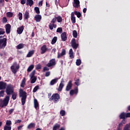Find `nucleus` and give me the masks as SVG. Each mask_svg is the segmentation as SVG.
Returning <instances> with one entry per match:
<instances>
[{
    "label": "nucleus",
    "mask_w": 130,
    "mask_h": 130,
    "mask_svg": "<svg viewBox=\"0 0 130 130\" xmlns=\"http://www.w3.org/2000/svg\"><path fill=\"white\" fill-rule=\"evenodd\" d=\"M72 87H73V81L72 80H70L69 81L66 86V91H70L71 89H72Z\"/></svg>",
    "instance_id": "9b49d317"
},
{
    "label": "nucleus",
    "mask_w": 130,
    "mask_h": 130,
    "mask_svg": "<svg viewBox=\"0 0 130 130\" xmlns=\"http://www.w3.org/2000/svg\"><path fill=\"white\" fill-rule=\"evenodd\" d=\"M11 24H7L5 25V29H6V32L7 34H10L11 33Z\"/></svg>",
    "instance_id": "f8f14e48"
},
{
    "label": "nucleus",
    "mask_w": 130,
    "mask_h": 130,
    "mask_svg": "<svg viewBox=\"0 0 130 130\" xmlns=\"http://www.w3.org/2000/svg\"><path fill=\"white\" fill-rule=\"evenodd\" d=\"M6 33V31L4 28L0 27V35H4Z\"/></svg>",
    "instance_id": "ea45409f"
},
{
    "label": "nucleus",
    "mask_w": 130,
    "mask_h": 130,
    "mask_svg": "<svg viewBox=\"0 0 130 130\" xmlns=\"http://www.w3.org/2000/svg\"><path fill=\"white\" fill-rule=\"evenodd\" d=\"M11 124H12V121H10V120H8L6 122V126H11Z\"/></svg>",
    "instance_id": "864d4df0"
},
{
    "label": "nucleus",
    "mask_w": 130,
    "mask_h": 130,
    "mask_svg": "<svg viewBox=\"0 0 130 130\" xmlns=\"http://www.w3.org/2000/svg\"><path fill=\"white\" fill-rule=\"evenodd\" d=\"M71 21L72 23H76V17H75V12L71 13Z\"/></svg>",
    "instance_id": "4be33fe9"
},
{
    "label": "nucleus",
    "mask_w": 130,
    "mask_h": 130,
    "mask_svg": "<svg viewBox=\"0 0 130 130\" xmlns=\"http://www.w3.org/2000/svg\"><path fill=\"white\" fill-rule=\"evenodd\" d=\"M21 5H25L26 4V0H20Z\"/></svg>",
    "instance_id": "e2e57ef3"
},
{
    "label": "nucleus",
    "mask_w": 130,
    "mask_h": 130,
    "mask_svg": "<svg viewBox=\"0 0 130 130\" xmlns=\"http://www.w3.org/2000/svg\"><path fill=\"white\" fill-rule=\"evenodd\" d=\"M22 122V120H17L15 122V123H21Z\"/></svg>",
    "instance_id": "69168bd1"
},
{
    "label": "nucleus",
    "mask_w": 130,
    "mask_h": 130,
    "mask_svg": "<svg viewBox=\"0 0 130 130\" xmlns=\"http://www.w3.org/2000/svg\"><path fill=\"white\" fill-rule=\"evenodd\" d=\"M14 14L13 13V12H8L7 13V16L8 18H12V17H13Z\"/></svg>",
    "instance_id": "4c0bfd02"
},
{
    "label": "nucleus",
    "mask_w": 130,
    "mask_h": 130,
    "mask_svg": "<svg viewBox=\"0 0 130 130\" xmlns=\"http://www.w3.org/2000/svg\"><path fill=\"white\" fill-rule=\"evenodd\" d=\"M60 99V95L58 93H53L49 99L50 101H53L54 103H57Z\"/></svg>",
    "instance_id": "f03ea898"
},
{
    "label": "nucleus",
    "mask_w": 130,
    "mask_h": 130,
    "mask_svg": "<svg viewBox=\"0 0 130 130\" xmlns=\"http://www.w3.org/2000/svg\"><path fill=\"white\" fill-rule=\"evenodd\" d=\"M39 89V85H37L35 87V88L33 89V92L35 93L36 92H37V90Z\"/></svg>",
    "instance_id": "de8ad7c7"
},
{
    "label": "nucleus",
    "mask_w": 130,
    "mask_h": 130,
    "mask_svg": "<svg viewBox=\"0 0 130 130\" xmlns=\"http://www.w3.org/2000/svg\"><path fill=\"white\" fill-rule=\"evenodd\" d=\"M71 46L74 49H77L79 47V44L76 43V39H73L71 41Z\"/></svg>",
    "instance_id": "6e6552de"
},
{
    "label": "nucleus",
    "mask_w": 130,
    "mask_h": 130,
    "mask_svg": "<svg viewBox=\"0 0 130 130\" xmlns=\"http://www.w3.org/2000/svg\"><path fill=\"white\" fill-rule=\"evenodd\" d=\"M14 110H15V109H11L9 111V113L10 114H12V113H13V112H14Z\"/></svg>",
    "instance_id": "bf43d9fd"
},
{
    "label": "nucleus",
    "mask_w": 130,
    "mask_h": 130,
    "mask_svg": "<svg viewBox=\"0 0 130 130\" xmlns=\"http://www.w3.org/2000/svg\"><path fill=\"white\" fill-rule=\"evenodd\" d=\"M60 127V124L58 123H56L54 126L53 127V130L58 129Z\"/></svg>",
    "instance_id": "c85d7f7f"
},
{
    "label": "nucleus",
    "mask_w": 130,
    "mask_h": 130,
    "mask_svg": "<svg viewBox=\"0 0 130 130\" xmlns=\"http://www.w3.org/2000/svg\"><path fill=\"white\" fill-rule=\"evenodd\" d=\"M70 54V57L72 59L74 58L75 57L74 56V53L73 54Z\"/></svg>",
    "instance_id": "338daca9"
},
{
    "label": "nucleus",
    "mask_w": 130,
    "mask_h": 130,
    "mask_svg": "<svg viewBox=\"0 0 130 130\" xmlns=\"http://www.w3.org/2000/svg\"><path fill=\"white\" fill-rule=\"evenodd\" d=\"M74 15H76L77 16V18H81V16H82L81 12H78L76 10L75 11Z\"/></svg>",
    "instance_id": "2f4dec72"
},
{
    "label": "nucleus",
    "mask_w": 130,
    "mask_h": 130,
    "mask_svg": "<svg viewBox=\"0 0 130 130\" xmlns=\"http://www.w3.org/2000/svg\"><path fill=\"white\" fill-rule=\"evenodd\" d=\"M66 49H62L60 54H59V53H57V58H60V57H61V56H63V55L66 54Z\"/></svg>",
    "instance_id": "a211bd4d"
},
{
    "label": "nucleus",
    "mask_w": 130,
    "mask_h": 130,
    "mask_svg": "<svg viewBox=\"0 0 130 130\" xmlns=\"http://www.w3.org/2000/svg\"><path fill=\"white\" fill-rule=\"evenodd\" d=\"M57 25L55 23H49V28L50 30H53V28H56Z\"/></svg>",
    "instance_id": "412c9836"
},
{
    "label": "nucleus",
    "mask_w": 130,
    "mask_h": 130,
    "mask_svg": "<svg viewBox=\"0 0 130 130\" xmlns=\"http://www.w3.org/2000/svg\"><path fill=\"white\" fill-rule=\"evenodd\" d=\"M12 99L13 100H16V99H17V93H15L14 92L13 93H12Z\"/></svg>",
    "instance_id": "37998d69"
},
{
    "label": "nucleus",
    "mask_w": 130,
    "mask_h": 130,
    "mask_svg": "<svg viewBox=\"0 0 130 130\" xmlns=\"http://www.w3.org/2000/svg\"><path fill=\"white\" fill-rule=\"evenodd\" d=\"M33 69H34V65L31 64L30 66H29V67L28 68L27 71L28 73H30V72H31L32 71V70H33Z\"/></svg>",
    "instance_id": "c9c22d12"
},
{
    "label": "nucleus",
    "mask_w": 130,
    "mask_h": 130,
    "mask_svg": "<svg viewBox=\"0 0 130 130\" xmlns=\"http://www.w3.org/2000/svg\"><path fill=\"white\" fill-rule=\"evenodd\" d=\"M35 11L36 12V13L38 14V15L40 14V10H39V8L38 7H35Z\"/></svg>",
    "instance_id": "49530a36"
},
{
    "label": "nucleus",
    "mask_w": 130,
    "mask_h": 130,
    "mask_svg": "<svg viewBox=\"0 0 130 130\" xmlns=\"http://www.w3.org/2000/svg\"><path fill=\"white\" fill-rule=\"evenodd\" d=\"M24 44L20 43L17 46L16 48L17 49H22V48H24Z\"/></svg>",
    "instance_id": "7c9ffc66"
},
{
    "label": "nucleus",
    "mask_w": 130,
    "mask_h": 130,
    "mask_svg": "<svg viewBox=\"0 0 130 130\" xmlns=\"http://www.w3.org/2000/svg\"><path fill=\"white\" fill-rule=\"evenodd\" d=\"M7 39L6 38L3 39H0V49H5L6 46H7Z\"/></svg>",
    "instance_id": "39448f33"
},
{
    "label": "nucleus",
    "mask_w": 130,
    "mask_h": 130,
    "mask_svg": "<svg viewBox=\"0 0 130 130\" xmlns=\"http://www.w3.org/2000/svg\"><path fill=\"white\" fill-rule=\"evenodd\" d=\"M50 76V72H47L45 73V77H49Z\"/></svg>",
    "instance_id": "13d9d810"
},
{
    "label": "nucleus",
    "mask_w": 130,
    "mask_h": 130,
    "mask_svg": "<svg viewBox=\"0 0 130 130\" xmlns=\"http://www.w3.org/2000/svg\"><path fill=\"white\" fill-rule=\"evenodd\" d=\"M10 96H6L5 98L4 99L3 101H2V103L1 104L0 106L2 108H4L5 106H8L9 104V101H10Z\"/></svg>",
    "instance_id": "7ed1b4c3"
},
{
    "label": "nucleus",
    "mask_w": 130,
    "mask_h": 130,
    "mask_svg": "<svg viewBox=\"0 0 130 130\" xmlns=\"http://www.w3.org/2000/svg\"><path fill=\"white\" fill-rule=\"evenodd\" d=\"M46 71H49V68L45 67L43 68V72H46Z\"/></svg>",
    "instance_id": "680f3d73"
},
{
    "label": "nucleus",
    "mask_w": 130,
    "mask_h": 130,
    "mask_svg": "<svg viewBox=\"0 0 130 130\" xmlns=\"http://www.w3.org/2000/svg\"><path fill=\"white\" fill-rule=\"evenodd\" d=\"M41 19H42V17L40 15H36L35 16V20L36 22H40L41 21Z\"/></svg>",
    "instance_id": "6ab92c4d"
},
{
    "label": "nucleus",
    "mask_w": 130,
    "mask_h": 130,
    "mask_svg": "<svg viewBox=\"0 0 130 130\" xmlns=\"http://www.w3.org/2000/svg\"><path fill=\"white\" fill-rule=\"evenodd\" d=\"M123 130H130V123L126 124L123 127Z\"/></svg>",
    "instance_id": "473e14b6"
},
{
    "label": "nucleus",
    "mask_w": 130,
    "mask_h": 130,
    "mask_svg": "<svg viewBox=\"0 0 130 130\" xmlns=\"http://www.w3.org/2000/svg\"><path fill=\"white\" fill-rule=\"evenodd\" d=\"M56 19L57 22H58V23H61V22H62V18L60 16L56 17Z\"/></svg>",
    "instance_id": "72a5a7b5"
},
{
    "label": "nucleus",
    "mask_w": 130,
    "mask_h": 130,
    "mask_svg": "<svg viewBox=\"0 0 130 130\" xmlns=\"http://www.w3.org/2000/svg\"><path fill=\"white\" fill-rule=\"evenodd\" d=\"M12 129V127L11 126H4V130H11Z\"/></svg>",
    "instance_id": "3c124183"
},
{
    "label": "nucleus",
    "mask_w": 130,
    "mask_h": 130,
    "mask_svg": "<svg viewBox=\"0 0 130 130\" xmlns=\"http://www.w3.org/2000/svg\"><path fill=\"white\" fill-rule=\"evenodd\" d=\"M47 51V46L44 45L41 47V54H44Z\"/></svg>",
    "instance_id": "1a4fd4ad"
},
{
    "label": "nucleus",
    "mask_w": 130,
    "mask_h": 130,
    "mask_svg": "<svg viewBox=\"0 0 130 130\" xmlns=\"http://www.w3.org/2000/svg\"><path fill=\"white\" fill-rule=\"evenodd\" d=\"M61 39L62 41H66L67 39H68L67 32H63L61 34Z\"/></svg>",
    "instance_id": "dca6fc26"
},
{
    "label": "nucleus",
    "mask_w": 130,
    "mask_h": 130,
    "mask_svg": "<svg viewBox=\"0 0 130 130\" xmlns=\"http://www.w3.org/2000/svg\"><path fill=\"white\" fill-rule=\"evenodd\" d=\"M43 1H41L39 3V7H42Z\"/></svg>",
    "instance_id": "0e129e2a"
},
{
    "label": "nucleus",
    "mask_w": 130,
    "mask_h": 130,
    "mask_svg": "<svg viewBox=\"0 0 130 130\" xmlns=\"http://www.w3.org/2000/svg\"><path fill=\"white\" fill-rule=\"evenodd\" d=\"M82 63V61L80 59H78L76 60V66H81V64Z\"/></svg>",
    "instance_id": "a19ab883"
},
{
    "label": "nucleus",
    "mask_w": 130,
    "mask_h": 130,
    "mask_svg": "<svg viewBox=\"0 0 130 130\" xmlns=\"http://www.w3.org/2000/svg\"><path fill=\"white\" fill-rule=\"evenodd\" d=\"M2 22L3 23H7V22H8V19H7V17H3Z\"/></svg>",
    "instance_id": "6e6d98bb"
},
{
    "label": "nucleus",
    "mask_w": 130,
    "mask_h": 130,
    "mask_svg": "<svg viewBox=\"0 0 130 130\" xmlns=\"http://www.w3.org/2000/svg\"><path fill=\"white\" fill-rule=\"evenodd\" d=\"M5 96V91L2 90L0 91V97H4Z\"/></svg>",
    "instance_id": "5fc2aeb1"
},
{
    "label": "nucleus",
    "mask_w": 130,
    "mask_h": 130,
    "mask_svg": "<svg viewBox=\"0 0 130 130\" xmlns=\"http://www.w3.org/2000/svg\"><path fill=\"white\" fill-rule=\"evenodd\" d=\"M7 87V83L0 81V90H5Z\"/></svg>",
    "instance_id": "2eb2a0df"
},
{
    "label": "nucleus",
    "mask_w": 130,
    "mask_h": 130,
    "mask_svg": "<svg viewBox=\"0 0 130 130\" xmlns=\"http://www.w3.org/2000/svg\"><path fill=\"white\" fill-rule=\"evenodd\" d=\"M35 51L34 50H31L29 52H28V54L26 55L27 57H31L32 56L33 54H34Z\"/></svg>",
    "instance_id": "cd10ccee"
},
{
    "label": "nucleus",
    "mask_w": 130,
    "mask_h": 130,
    "mask_svg": "<svg viewBox=\"0 0 130 130\" xmlns=\"http://www.w3.org/2000/svg\"><path fill=\"white\" fill-rule=\"evenodd\" d=\"M19 97H21L22 105H25L26 103V100L27 99V92L20 89L19 90Z\"/></svg>",
    "instance_id": "f257e3e1"
},
{
    "label": "nucleus",
    "mask_w": 130,
    "mask_h": 130,
    "mask_svg": "<svg viewBox=\"0 0 130 130\" xmlns=\"http://www.w3.org/2000/svg\"><path fill=\"white\" fill-rule=\"evenodd\" d=\"M78 93V87H76L74 88V89H72L70 91V96H73L74 94H75V95H77Z\"/></svg>",
    "instance_id": "ddd939ff"
},
{
    "label": "nucleus",
    "mask_w": 130,
    "mask_h": 130,
    "mask_svg": "<svg viewBox=\"0 0 130 130\" xmlns=\"http://www.w3.org/2000/svg\"><path fill=\"white\" fill-rule=\"evenodd\" d=\"M18 17L19 20H20V21L22 20V19H23V14H22V13H19L18 14Z\"/></svg>",
    "instance_id": "8fccbe9b"
},
{
    "label": "nucleus",
    "mask_w": 130,
    "mask_h": 130,
    "mask_svg": "<svg viewBox=\"0 0 130 130\" xmlns=\"http://www.w3.org/2000/svg\"><path fill=\"white\" fill-rule=\"evenodd\" d=\"M57 33H62V27H58L56 30Z\"/></svg>",
    "instance_id": "a18cd8bd"
},
{
    "label": "nucleus",
    "mask_w": 130,
    "mask_h": 130,
    "mask_svg": "<svg viewBox=\"0 0 130 130\" xmlns=\"http://www.w3.org/2000/svg\"><path fill=\"white\" fill-rule=\"evenodd\" d=\"M23 17H24V20H28L29 19V12L28 11H25L24 15H23Z\"/></svg>",
    "instance_id": "5701e85b"
},
{
    "label": "nucleus",
    "mask_w": 130,
    "mask_h": 130,
    "mask_svg": "<svg viewBox=\"0 0 130 130\" xmlns=\"http://www.w3.org/2000/svg\"><path fill=\"white\" fill-rule=\"evenodd\" d=\"M56 64V62L55 61V59L54 58L51 59L49 62L47 64V67H48V68H51V67H53L54 66H55Z\"/></svg>",
    "instance_id": "0eeeda50"
},
{
    "label": "nucleus",
    "mask_w": 130,
    "mask_h": 130,
    "mask_svg": "<svg viewBox=\"0 0 130 130\" xmlns=\"http://www.w3.org/2000/svg\"><path fill=\"white\" fill-rule=\"evenodd\" d=\"M58 81V78H55L50 81V85L51 86H53V85L57 83Z\"/></svg>",
    "instance_id": "aec40b11"
},
{
    "label": "nucleus",
    "mask_w": 130,
    "mask_h": 130,
    "mask_svg": "<svg viewBox=\"0 0 130 130\" xmlns=\"http://www.w3.org/2000/svg\"><path fill=\"white\" fill-rule=\"evenodd\" d=\"M34 106L36 109H37L39 107V104L38 103V101L36 99L34 100Z\"/></svg>",
    "instance_id": "b1692460"
},
{
    "label": "nucleus",
    "mask_w": 130,
    "mask_h": 130,
    "mask_svg": "<svg viewBox=\"0 0 130 130\" xmlns=\"http://www.w3.org/2000/svg\"><path fill=\"white\" fill-rule=\"evenodd\" d=\"M56 41H57V37H54L51 43L53 45V44H55V43H56Z\"/></svg>",
    "instance_id": "c756f323"
},
{
    "label": "nucleus",
    "mask_w": 130,
    "mask_h": 130,
    "mask_svg": "<svg viewBox=\"0 0 130 130\" xmlns=\"http://www.w3.org/2000/svg\"><path fill=\"white\" fill-rule=\"evenodd\" d=\"M34 4V2L33 1V0H26L27 6L29 5L30 7H32V5H33Z\"/></svg>",
    "instance_id": "a878e982"
},
{
    "label": "nucleus",
    "mask_w": 130,
    "mask_h": 130,
    "mask_svg": "<svg viewBox=\"0 0 130 130\" xmlns=\"http://www.w3.org/2000/svg\"><path fill=\"white\" fill-rule=\"evenodd\" d=\"M73 7L76 9H78L79 7H80V1L74 0Z\"/></svg>",
    "instance_id": "4468645a"
},
{
    "label": "nucleus",
    "mask_w": 130,
    "mask_h": 130,
    "mask_svg": "<svg viewBox=\"0 0 130 130\" xmlns=\"http://www.w3.org/2000/svg\"><path fill=\"white\" fill-rule=\"evenodd\" d=\"M6 92L7 95H11V94H13V93H14V87H13V85H12V84H8L6 86Z\"/></svg>",
    "instance_id": "20e7f679"
},
{
    "label": "nucleus",
    "mask_w": 130,
    "mask_h": 130,
    "mask_svg": "<svg viewBox=\"0 0 130 130\" xmlns=\"http://www.w3.org/2000/svg\"><path fill=\"white\" fill-rule=\"evenodd\" d=\"M63 87H64V80H63V79H62L59 84V85L58 88V91H59V92H60V91L62 90V88H63Z\"/></svg>",
    "instance_id": "9d476101"
},
{
    "label": "nucleus",
    "mask_w": 130,
    "mask_h": 130,
    "mask_svg": "<svg viewBox=\"0 0 130 130\" xmlns=\"http://www.w3.org/2000/svg\"><path fill=\"white\" fill-rule=\"evenodd\" d=\"M60 114L61 116H64V115H66V111L61 110L60 112Z\"/></svg>",
    "instance_id": "09e8293b"
},
{
    "label": "nucleus",
    "mask_w": 130,
    "mask_h": 130,
    "mask_svg": "<svg viewBox=\"0 0 130 130\" xmlns=\"http://www.w3.org/2000/svg\"><path fill=\"white\" fill-rule=\"evenodd\" d=\"M23 31H24V26L22 25L17 28V32L18 34L21 35L23 33Z\"/></svg>",
    "instance_id": "f3484780"
},
{
    "label": "nucleus",
    "mask_w": 130,
    "mask_h": 130,
    "mask_svg": "<svg viewBox=\"0 0 130 130\" xmlns=\"http://www.w3.org/2000/svg\"><path fill=\"white\" fill-rule=\"evenodd\" d=\"M36 70H41V64H38L36 66Z\"/></svg>",
    "instance_id": "4d7b16f0"
},
{
    "label": "nucleus",
    "mask_w": 130,
    "mask_h": 130,
    "mask_svg": "<svg viewBox=\"0 0 130 130\" xmlns=\"http://www.w3.org/2000/svg\"><path fill=\"white\" fill-rule=\"evenodd\" d=\"M56 21H57L56 17H55L52 19L50 24H55V23H56Z\"/></svg>",
    "instance_id": "c03bdc74"
},
{
    "label": "nucleus",
    "mask_w": 130,
    "mask_h": 130,
    "mask_svg": "<svg viewBox=\"0 0 130 130\" xmlns=\"http://www.w3.org/2000/svg\"><path fill=\"white\" fill-rule=\"evenodd\" d=\"M75 85H77V86H80V79H77L75 80Z\"/></svg>",
    "instance_id": "603ef678"
},
{
    "label": "nucleus",
    "mask_w": 130,
    "mask_h": 130,
    "mask_svg": "<svg viewBox=\"0 0 130 130\" xmlns=\"http://www.w3.org/2000/svg\"><path fill=\"white\" fill-rule=\"evenodd\" d=\"M35 73H36V71L34 70L30 74L29 76L30 78H34V77H36L35 76Z\"/></svg>",
    "instance_id": "79ce46f5"
},
{
    "label": "nucleus",
    "mask_w": 130,
    "mask_h": 130,
    "mask_svg": "<svg viewBox=\"0 0 130 130\" xmlns=\"http://www.w3.org/2000/svg\"><path fill=\"white\" fill-rule=\"evenodd\" d=\"M25 84H26V78H23L20 84L21 88H24L25 87Z\"/></svg>",
    "instance_id": "bb28decb"
},
{
    "label": "nucleus",
    "mask_w": 130,
    "mask_h": 130,
    "mask_svg": "<svg viewBox=\"0 0 130 130\" xmlns=\"http://www.w3.org/2000/svg\"><path fill=\"white\" fill-rule=\"evenodd\" d=\"M125 116H126V118H127L128 117H130V112L129 113H125Z\"/></svg>",
    "instance_id": "052dcab7"
},
{
    "label": "nucleus",
    "mask_w": 130,
    "mask_h": 130,
    "mask_svg": "<svg viewBox=\"0 0 130 130\" xmlns=\"http://www.w3.org/2000/svg\"><path fill=\"white\" fill-rule=\"evenodd\" d=\"M23 126H24V125H21L20 126H19L18 127H17V129L18 130H20L22 128V127H23Z\"/></svg>",
    "instance_id": "774afa93"
},
{
    "label": "nucleus",
    "mask_w": 130,
    "mask_h": 130,
    "mask_svg": "<svg viewBox=\"0 0 130 130\" xmlns=\"http://www.w3.org/2000/svg\"><path fill=\"white\" fill-rule=\"evenodd\" d=\"M30 83L31 84H34L36 81H37V77H34L33 78H30Z\"/></svg>",
    "instance_id": "f704fd0d"
},
{
    "label": "nucleus",
    "mask_w": 130,
    "mask_h": 130,
    "mask_svg": "<svg viewBox=\"0 0 130 130\" xmlns=\"http://www.w3.org/2000/svg\"><path fill=\"white\" fill-rule=\"evenodd\" d=\"M73 35L74 38H77V37H78V32H77V30H74L73 31Z\"/></svg>",
    "instance_id": "58836bf2"
},
{
    "label": "nucleus",
    "mask_w": 130,
    "mask_h": 130,
    "mask_svg": "<svg viewBox=\"0 0 130 130\" xmlns=\"http://www.w3.org/2000/svg\"><path fill=\"white\" fill-rule=\"evenodd\" d=\"M35 123H30L27 126V128L30 129L32 128V127H35Z\"/></svg>",
    "instance_id": "e433bc0d"
},
{
    "label": "nucleus",
    "mask_w": 130,
    "mask_h": 130,
    "mask_svg": "<svg viewBox=\"0 0 130 130\" xmlns=\"http://www.w3.org/2000/svg\"><path fill=\"white\" fill-rule=\"evenodd\" d=\"M125 123H126V120H125V119H123V120L118 125L117 130H122V126H123V124H125Z\"/></svg>",
    "instance_id": "423d86ee"
},
{
    "label": "nucleus",
    "mask_w": 130,
    "mask_h": 130,
    "mask_svg": "<svg viewBox=\"0 0 130 130\" xmlns=\"http://www.w3.org/2000/svg\"><path fill=\"white\" fill-rule=\"evenodd\" d=\"M119 117L120 119H125V118H126L125 116V113L124 112L121 113L120 114Z\"/></svg>",
    "instance_id": "393cba45"
}]
</instances>
